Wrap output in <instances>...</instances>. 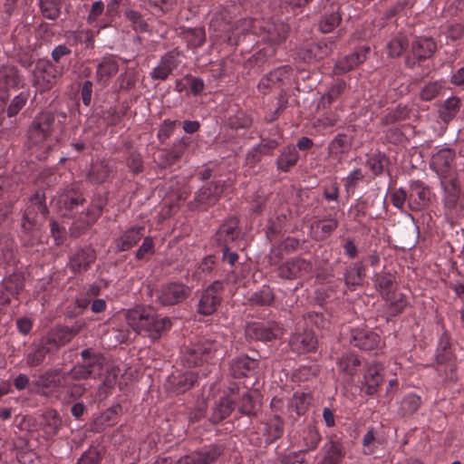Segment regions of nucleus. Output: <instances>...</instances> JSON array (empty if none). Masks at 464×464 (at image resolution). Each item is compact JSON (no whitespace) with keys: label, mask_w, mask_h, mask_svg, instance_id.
Segmentation results:
<instances>
[{"label":"nucleus","mask_w":464,"mask_h":464,"mask_svg":"<svg viewBox=\"0 0 464 464\" xmlns=\"http://www.w3.org/2000/svg\"><path fill=\"white\" fill-rule=\"evenodd\" d=\"M341 16L338 13H333L320 23V29L323 33H330L339 24Z\"/></svg>","instance_id":"37998d69"},{"label":"nucleus","mask_w":464,"mask_h":464,"mask_svg":"<svg viewBox=\"0 0 464 464\" xmlns=\"http://www.w3.org/2000/svg\"><path fill=\"white\" fill-rule=\"evenodd\" d=\"M94 260L93 252L91 250H82L74 255L70 261V267L72 271L82 272Z\"/></svg>","instance_id":"b1692460"},{"label":"nucleus","mask_w":464,"mask_h":464,"mask_svg":"<svg viewBox=\"0 0 464 464\" xmlns=\"http://www.w3.org/2000/svg\"><path fill=\"white\" fill-rule=\"evenodd\" d=\"M351 342L353 346L367 351H372L379 348L382 343L381 338L377 334L363 330L353 331Z\"/></svg>","instance_id":"ddd939ff"},{"label":"nucleus","mask_w":464,"mask_h":464,"mask_svg":"<svg viewBox=\"0 0 464 464\" xmlns=\"http://www.w3.org/2000/svg\"><path fill=\"white\" fill-rule=\"evenodd\" d=\"M95 368L100 370L101 367L99 363H96L94 362L89 363L88 365H76L70 372L63 375V380L66 383H69L70 381L86 380L95 373Z\"/></svg>","instance_id":"6ab92c4d"},{"label":"nucleus","mask_w":464,"mask_h":464,"mask_svg":"<svg viewBox=\"0 0 464 464\" xmlns=\"http://www.w3.org/2000/svg\"><path fill=\"white\" fill-rule=\"evenodd\" d=\"M223 450L219 446H213L206 451L194 452L180 459V464H210L218 459Z\"/></svg>","instance_id":"2eb2a0df"},{"label":"nucleus","mask_w":464,"mask_h":464,"mask_svg":"<svg viewBox=\"0 0 464 464\" xmlns=\"http://www.w3.org/2000/svg\"><path fill=\"white\" fill-rule=\"evenodd\" d=\"M27 97H28V95L24 92H21L17 96H15L12 100V102L7 109V115L9 117H13V116L16 115L22 110V108L25 105V103L27 102Z\"/></svg>","instance_id":"ea45409f"},{"label":"nucleus","mask_w":464,"mask_h":464,"mask_svg":"<svg viewBox=\"0 0 464 464\" xmlns=\"http://www.w3.org/2000/svg\"><path fill=\"white\" fill-rule=\"evenodd\" d=\"M283 72V69H276L274 72H271L267 76L264 77L260 81L258 87L260 89H266L271 85L276 84L278 81L281 80Z\"/></svg>","instance_id":"49530a36"},{"label":"nucleus","mask_w":464,"mask_h":464,"mask_svg":"<svg viewBox=\"0 0 464 464\" xmlns=\"http://www.w3.org/2000/svg\"><path fill=\"white\" fill-rule=\"evenodd\" d=\"M406 46V38L402 35L396 36L387 44L388 54L391 57H398L403 53Z\"/></svg>","instance_id":"f704fd0d"},{"label":"nucleus","mask_w":464,"mask_h":464,"mask_svg":"<svg viewBox=\"0 0 464 464\" xmlns=\"http://www.w3.org/2000/svg\"><path fill=\"white\" fill-rule=\"evenodd\" d=\"M367 165L375 175L380 174L383 169L382 159L380 156L369 158Z\"/></svg>","instance_id":"4d7b16f0"},{"label":"nucleus","mask_w":464,"mask_h":464,"mask_svg":"<svg viewBox=\"0 0 464 464\" xmlns=\"http://www.w3.org/2000/svg\"><path fill=\"white\" fill-rule=\"evenodd\" d=\"M343 457V453L341 447L334 443H331L324 461V464H338Z\"/></svg>","instance_id":"a19ab883"},{"label":"nucleus","mask_w":464,"mask_h":464,"mask_svg":"<svg viewBox=\"0 0 464 464\" xmlns=\"http://www.w3.org/2000/svg\"><path fill=\"white\" fill-rule=\"evenodd\" d=\"M47 353L44 347H39L34 352L30 353L26 357V362L30 366H36L43 362Z\"/></svg>","instance_id":"de8ad7c7"},{"label":"nucleus","mask_w":464,"mask_h":464,"mask_svg":"<svg viewBox=\"0 0 464 464\" xmlns=\"http://www.w3.org/2000/svg\"><path fill=\"white\" fill-rule=\"evenodd\" d=\"M3 285L6 294L14 296L23 287L22 278L20 275L14 274L4 280Z\"/></svg>","instance_id":"72a5a7b5"},{"label":"nucleus","mask_w":464,"mask_h":464,"mask_svg":"<svg viewBox=\"0 0 464 464\" xmlns=\"http://www.w3.org/2000/svg\"><path fill=\"white\" fill-rule=\"evenodd\" d=\"M337 226L338 222L334 218L325 219L317 224V227L321 229L324 236H328L337 227Z\"/></svg>","instance_id":"5fc2aeb1"},{"label":"nucleus","mask_w":464,"mask_h":464,"mask_svg":"<svg viewBox=\"0 0 464 464\" xmlns=\"http://www.w3.org/2000/svg\"><path fill=\"white\" fill-rule=\"evenodd\" d=\"M128 325L139 334L157 340L169 329L171 323L167 317H160L151 307L137 306L125 313Z\"/></svg>","instance_id":"f257e3e1"},{"label":"nucleus","mask_w":464,"mask_h":464,"mask_svg":"<svg viewBox=\"0 0 464 464\" xmlns=\"http://www.w3.org/2000/svg\"><path fill=\"white\" fill-rule=\"evenodd\" d=\"M359 364V359L353 353L344 354L337 361L339 372L349 377L356 372Z\"/></svg>","instance_id":"a878e982"},{"label":"nucleus","mask_w":464,"mask_h":464,"mask_svg":"<svg viewBox=\"0 0 464 464\" xmlns=\"http://www.w3.org/2000/svg\"><path fill=\"white\" fill-rule=\"evenodd\" d=\"M370 52L369 47H363L357 53H351L340 61H338L334 68V72L335 74H342L350 70L354 69L360 63H363L366 60V55Z\"/></svg>","instance_id":"4468645a"},{"label":"nucleus","mask_w":464,"mask_h":464,"mask_svg":"<svg viewBox=\"0 0 464 464\" xmlns=\"http://www.w3.org/2000/svg\"><path fill=\"white\" fill-rule=\"evenodd\" d=\"M383 367L380 363H372L368 366L363 377L362 390L368 395L377 392L381 383L383 381Z\"/></svg>","instance_id":"f8f14e48"},{"label":"nucleus","mask_w":464,"mask_h":464,"mask_svg":"<svg viewBox=\"0 0 464 464\" xmlns=\"http://www.w3.org/2000/svg\"><path fill=\"white\" fill-rule=\"evenodd\" d=\"M436 50L435 43L428 38L419 39L412 44L411 52L418 59H426L431 56Z\"/></svg>","instance_id":"5701e85b"},{"label":"nucleus","mask_w":464,"mask_h":464,"mask_svg":"<svg viewBox=\"0 0 464 464\" xmlns=\"http://www.w3.org/2000/svg\"><path fill=\"white\" fill-rule=\"evenodd\" d=\"M117 72L118 64L116 61L111 57L103 58L97 67V81L102 84H106L110 78L116 74Z\"/></svg>","instance_id":"412c9836"},{"label":"nucleus","mask_w":464,"mask_h":464,"mask_svg":"<svg viewBox=\"0 0 464 464\" xmlns=\"http://www.w3.org/2000/svg\"><path fill=\"white\" fill-rule=\"evenodd\" d=\"M317 340L314 334L310 331L302 334H296L292 336L290 345L297 353H308L315 349Z\"/></svg>","instance_id":"dca6fc26"},{"label":"nucleus","mask_w":464,"mask_h":464,"mask_svg":"<svg viewBox=\"0 0 464 464\" xmlns=\"http://www.w3.org/2000/svg\"><path fill=\"white\" fill-rule=\"evenodd\" d=\"M36 210L41 212L43 216H45L47 213L46 207L41 203L29 206L23 216L22 222L23 230L26 233L34 232L37 228L38 221L35 217Z\"/></svg>","instance_id":"aec40b11"},{"label":"nucleus","mask_w":464,"mask_h":464,"mask_svg":"<svg viewBox=\"0 0 464 464\" xmlns=\"http://www.w3.org/2000/svg\"><path fill=\"white\" fill-rule=\"evenodd\" d=\"M441 91V86L438 82H430L426 84L420 91V96L423 101H430Z\"/></svg>","instance_id":"79ce46f5"},{"label":"nucleus","mask_w":464,"mask_h":464,"mask_svg":"<svg viewBox=\"0 0 464 464\" xmlns=\"http://www.w3.org/2000/svg\"><path fill=\"white\" fill-rule=\"evenodd\" d=\"M71 53L70 49L65 45H58L52 52V57L56 62L59 63L61 58L64 55H67Z\"/></svg>","instance_id":"338daca9"},{"label":"nucleus","mask_w":464,"mask_h":464,"mask_svg":"<svg viewBox=\"0 0 464 464\" xmlns=\"http://www.w3.org/2000/svg\"><path fill=\"white\" fill-rule=\"evenodd\" d=\"M390 310L392 314H397L403 311L407 305L405 296L401 293H394L391 299H389Z\"/></svg>","instance_id":"58836bf2"},{"label":"nucleus","mask_w":464,"mask_h":464,"mask_svg":"<svg viewBox=\"0 0 464 464\" xmlns=\"http://www.w3.org/2000/svg\"><path fill=\"white\" fill-rule=\"evenodd\" d=\"M408 194L403 188L396 189L392 194V205L397 208H402L406 200H408Z\"/></svg>","instance_id":"3c124183"},{"label":"nucleus","mask_w":464,"mask_h":464,"mask_svg":"<svg viewBox=\"0 0 464 464\" xmlns=\"http://www.w3.org/2000/svg\"><path fill=\"white\" fill-rule=\"evenodd\" d=\"M305 446L306 450H312L316 448L319 441L321 440V436L318 431L314 429H309L307 431V436L305 437Z\"/></svg>","instance_id":"603ef678"},{"label":"nucleus","mask_w":464,"mask_h":464,"mask_svg":"<svg viewBox=\"0 0 464 464\" xmlns=\"http://www.w3.org/2000/svg\"><path fill=\"white\" fill-rule=\"evenodd\" d=\"M246 334L249 338L269 342L279 337L282 331L276 324L266 325L260 323H253L246 326Z\"/></svg>","instance_id":"9d476101"},{"label":"nucleus","mask_w":464,"mask_h":464,"mask_svg":"<svg viewBox=\"0 0 464 464\" xmlns=\"http://www.w3.org/2000/svg\"><path fill=\"white\" fill-rule=\"evenodd\" d=\"M179 53L178 52H170L165 54L158 66H156L150 72L151 78L154 80L164 81L178 67L180 61L179 59Z\"/></svg>","instance_id":"9b49d317"},{"label":"nucleus","mask_w":464,"mask_h":464,"mask_svg":"<svg viewBox=\"0 0 464 464\" xmlns=\"http://www.w3.org/2000/svg\"><path fill=\"white\" fill-rule=\"evenodd\" d=\"M421 403L420 396L411 393L404 397L401 404V410L405 414H412L418 411Z\"/></svg>","instance_id":"473e14b6"},{"label":"nucleus","mask_w":464,"mask_h":464,"mask_svg":"<svg viewBox=\"0 0 464 464\" xmlns=\"http://www.w3.org/2000/svg\"><path fill=\"white\" fill-rule=\"evenodd\" d=\"M42 14L48 19H55L60 14V8L56 1L40 0Z\"/></svg>","instance_id":"e433bc0d"},{"label":"nucleus","mask_w":464,"mask_h":464,"mask_svg":"<svg viewBox=\"0 0 464 464\" xmlns=\"http://www.w3.org/2000/svg\"><path fill=\"white\" fill-rule=\"evenodd\" d=\"M375 440V437L372 430H368L364 435L362 440V444L364 446V452L366 454H372L373 452V443Z\"/></svg>","instance_id":"680f3d73"},{"label":"nucleus","mask_w":464,"mask_h":464,"mask_svg":"<svg viewBox=\"0 0 464 464\" xmlns=\"http://www.w3.org/2000/svg\"><path fill=\"white\" fill-rule=\"evenodd\" d=\"M345 89V82L343 81H337L334 84L331 86V88L328 90V92L322 96L318 106L326 108L329 106L333 102L336 101L340 95L343 93V92Z\"/></svg>","instance_id":"c756f323"},{"label":"nucleus","mask_w":464,"mask_h":464,"mask_svg":"<svg viewBox=\"0 0 464 464\" xmlns=\"http://www.w3.org/2000/svg\"><path fill=\"white\" fill-rule=\"evenodd\" d=\"M459 109V100L457 98L448 99L440 111V116L443 121L449 122L457 114Z\"/></svg>","instance_id":"2f4dec72"},{"label":"nucleus","mask_w":464,"mask_h":464,"mask_svg":"<svg viewBox=\"0 0 464 464\" xmlns=\"http://www.w3.org/2000/svg\"><path fill=\"white\" fill-rule=\"evenodd\" d=\"M58 72L48 61H39L34 71V86L40 92L50 90L55 83Z\"/></svg>","instance_id":"39448f33"},{"label":"nucleus","mask_w":464,"mask_h":464,"mask_svg":"<svg viewBox=\"0 0 464 464\" xmlns=\"http://www.w3.org/2000/svg\"><path fill=\"white\" fill-rule=\"evenodd\" d=\"M226 340L222 335L195 344L185 356L188 366H196L209 359L225 353Z\"/></svg>","instance_id":"7ed1b4c3"},{"label":"nucleus","mask_w":464,"mask_h":464,"mask_svg":"<svg viewBox=\"0 0 464 464\" xmlns=\"http://www.w3.org/2000/svg\"><path fill=\"white\" fill-rule=\"evenodd\" d=\"M185 80H186V82H188L193 94L198 95L203 91V89H204L203 80H201L199 78H192V77H188V76H186Z\"/></svg>","instance_id":"052dcab7"},{"label":"nucleus","mask_w":464,"mask_h":464,"mask_svg":"<svg viewBox=\"0 0 464 464\" xmlns=\"http://www.w3.org/2000/svg\"><path fill=\"white\" fill-rule=\"evenodd\" d=\"M263 30L265 34L264 38L273 44L283 41L288 33V28L284 23L267 24Z\"/></svg>","instance_id":"4be33fe9"},{"label":"nucleus","mask_w":464,"mask_h":464,"mask_svg":"<svg viewBox=\"0 0 464 464\" xmlns=\"http://www.w3.org/2000/svg\"><path fill=\"white\" fill-rule=\"evenodd\" d=\"M189 292V288L183 284L170 283L162 286L158 298L162 304L172 305L182 302Z\"/></svg>","instance_id":"6e6552de"},{"label":"nucleus","mask_w":464,"mask_h":464,"mask_svg":"<svg viewBox=\"0 0 464 464\" xmlns=\"http://www.w3.org/2000/svg\"><path fill=\"white\" fill-rule=\"evenodd\" d=\"M153 248V242L151 238L146 237L140 246V247L137 251V257L142 258L147 253H150L152 251Z\"/></svg>","instance_id":"0e129e2a"},{"label":"nucleus","mask_w":464,"mask_h":464,"mask_svg":"<svg viewBox=\"0 0 464 464\" xmlns=\"http://www.w3.org/2000/svg\"><path fill=\"white\" fill-rule=\"evenodd\" d=\"M218 234L220 237H225V241H233L236 238L237 231H236V225H224L220 227Z\"/></svg>","instance_id":"6e6d98bb"},{"label":"nucleus","mask_w":464,"mask_h":464,"mask_svg":"<svg viewBox=\"0 0 464 464\" xmlns=\"http://www.w3.org/2000/svg\"><path fill=\"white\" fill-rule=\"evenodd\" d=\"M54 116L50 112L40 113L29 130V140L34 145L44 144L52 133Z\"/></svg>","instance_id":"20e7f679"},{"label":"nucleus","mask_w":464,"mask_h":464,"mask_svg":"<svg viewBox=\"0 0 464 464\" xmlns=\"http://www.w3.org/2000/svg\"><path fill=\"white\" fill-rule=\"evenodd\" d=\"M364 276L363 267L361 265H354L346 274L345 282L348 286L359 285Z\"/></svg>","instance_id":"c9c22d12"},{"label":"nucleus","mask_w":464,"mask_h":464,"mask_svg":"<svg viewBox=\"0 0 464 464\" xmlns=\"http://www.w3.org/2000/svg\"><path fill=\"white\" fill-rule=\"evenodd\" d=\"M237 394L234 390H230L229 394L221 398L218 404L215 407L212 413V421L218 422L227 417L235 408Z\"/></svg>","instance_id":"a211bd4d"},{"label":"nucleus","mask_w":464,"mask_h":464,"mask_svg":"<svg viewBox=\"0 0 464 464\" xmlns=\"http://www.w3.org/2000/svg\"><path fill=\"white\" fill-rule=\"evenodd\" d=\"M221 284L216 282L203 292L198 304L200 314L210 315L217 310L221 300Z\"/></svg>","instance_id":"0eeeda50"},{"label":"nucleus","mask_w":464,"mask_h":464,"mask_svg":"<svg viewBox=\"0 0 464 464\" xmlns=\"http://www.w3.org/2000/svg\"><path fill=\"white\" fill-rule=\"evenodd\" d=\"M311 272V263L302 258L286 261L278 268L279 276L286 279L304 277L310 275Z\"/></svg>","instance_id":"1a4fd4ad"},{"label":"nucleus","mask_w":464,"mask_h":464,"mask_svg":"<svg viewBox=\"0 0 464 464\" xmlns=\"http://www.w3.org/2000/svg\"><path fill=\"white\" fill-rule=\"evenodd\" d=\"M256 365V362L255 360L248 357H240L231 363L230 372L234 377L239 378L247 375V373L251 372Z\"/></svg>","instance_id":"393cba45"},{"label":"nucleus","mask_w":464,"mask_h":464,"mask_svg":"<svg viewBox=\"0 0 464 464\" xmlns=\"http://www.w3.org/2000/svg\"><path fill=\"white\" fill-rule=\"evenodd\" d=\"M92 82L87 81L83 83L82 88V102L85 105H89L91 103L92 99Z\"/></svg>","instance_id":"774afa93"},{"label":"nucleus","mask_w":464,"mask_h":464,"mask_svg":"<svg viewBox=\"0 0 464 464\" xmlns=\"http://www.w3.org/2000/svg\"><path fill=\"white\" fill-rule=\"evenodd\" d=\"M125 16L131 22L135 30L145 31L147 29L146 23L138 12L127 9L125 11Z\"/></svg>","instance_id":"c03bdc74"},{"label":"nucleus","mask_w":464,"mask_h":464,"mask_svg":"<svg viewBox=\"0 0 464 464\" xmlns=\"http://www.w3.org/2000/svg\"><path fill=\"white\" fill-rule=\"evenodd\" d=\"M60 203L63 204L66 208L72 209L74 207L79 206L82 203V198L80 194L69 193L62 194L59 198Z\"/></svg>","instance_id":"a18cd8bd"},{"label":"nucleus","mask_w":464,"mask_h":464,"mask_svg":"<svg viewBox=\"0 0 464 464\" xmlns=\"http://www.w3.org/2000/svg\"><path fill=\"white\" fill-rule=\"evenodd\" d=\"M256 410V402L253 400V396L246 393L242 396V404L240 411L245 414H253Z\"/></svg>","instance_id":"8fccbe9b"},{"label":"nucleus","mask_w":464,"mask_h":464,"mask_svg":"<svg viewBox=\"0 0 464 464\" xmlns=\"http://www.w3.org/2000/svg\"><path fill=\"white\" fill-rule=\"evenodd\" d=\"M363 175L360 169H355L350 172L345 179V187L347 188H353L356 183L362 179Z\"/></svg>","instance_id":"13d9d810"},{"label":"nucleus","mask_w":464,"mask_h":464,"mask_svg":"<svg viewBox=\"0 0 464 464\" xmlns=\"http://www.w3.org/2000/svg\"><path fill=\"white\" fill-rule=\"evenodd\" d=\"M185 37L190 46L198 47L205 42V31L201 28L189 29L185 32Z\"/></svg>","instance_id":"4c0bfd02"},{"label":"nucleus","mask_w":464,"mask_h":464,"mask_svg":"<svg viewBox=\"0 0 464 464\" xmlns=\"http://www.w3.org/2000/svg\"><path fill=\"white\" fill-rule=\"evenodd\" d=\"M72 382L70 381L69 383H66L63 380L62 387L66 390L72 399H78L85 392V387L82 384H73Z\"/></svg>","instance_id":"09e8293b"},{"label":"nucleus","mask_w":464,"mask_h":464,"mask_svg":"<svg viewBox=\"0 0 464 464\" xmlns=\"http://www.w3.org/2000/svg\"><path fill=\"white\" fill-rule=\"evenodd\" d=\"M22 80L18 71L13 66H5L0 71V83L3 82L6 88L16 87Z\"/></svg>","instance_id":"7c9ffc66"},{"label":"nucleus","mask_w":464,"mask_h":464,"mask_svg":"<svg viewBox=\"0 0 464 464\" xmlns=\"http://www.w3.org/2000/svg\"><path fill=\"white\" fill-rule=\"evenodd\" d=\"M169 382L178 392H183L193 386L196 382V376L192 372H186L179 376L172 374Z\"/></svg>","instance_id":"cd10ccee"},{"label":"nucleus","mask_w":464,"mask_h":464,"mask_svg":"<svg viewBox=\"0 0 464 464\" xmlns=\"http://www.w3.org/2000/svg\"><path fill=\"white\" fill-rule=\"evenodd\" d=\"M408 205L411 210H420L430 205L433 195L429 186L420 180L410 182Z\"/></svg>","instance_id":"423d86ee"},{"label":"nucleus","mask_w":464,"mask_h":464,"mask_svg":"<svg viewBox=\"0 0 464 464\" xmlns=\"http://www.w3.org/2000/svg\"><path fill=\"white\" fill-rule=\"evenodd\" d=\"M298 160V153L294 146L286 147L278 157L276 163L280 170L287 171L295 166Z\"/></svg>","instance_id":"bb28decb"},{"label":"nucleus","mask_w":464,"mask_h":464,"mask_svg":"<svg viewBox=\"0 0 464 464\" xmlns=\"http://www.w3.org/2000/svg\"><path fill=\"white\" fill-rule=\"evenodd\" d=\"M104 10V5L102 2H94L92 5L90 14H89V20L94 21L99 17Z\"/></svg>","instance_id":"69168bd1"},{"label":"nucleus","mask_w":464,"mask_h":464,"mask_svg":"<svg viewBox=\"0 0 464 464\" xmlns=\"http://www.w3.org/2000/svg\"><path fill=\"white\" fill-rule=\"evenodd\" d=\"M346 144V138L343 135L336 136L329 145L332 153H339Z\"/></svg>","instance_id":"bf43d9fd"},{"label":"nucleus","mask_w":464,"mask_h":464,"mask_svg":"<svg viewBox=\"0 0 464 464\" xmlns=\"http://www.w3.org/2000/svg\"><path fill=\"white\" fill-rule=\"evenodd\" d=\"M128 165L134 173H139L142 169V160L139 154H132L130 157Z\"/></svg>","instance_id":"e2e57ef3"},{"label":"nucleus","mask_w":464,"mask_h":464,"mask_svg":"<svg viewBox=\"0 0 464 464\" xmlns=\"http://www.w3.org/2000/svg\"><path fill=\"white\" fill-rule=\"evenodd\" d=\"M311 401L310 396L305 393H298L296 392L293 398V404L295 406L297 413L301 414L304 410L305 405L309 404Z\"/></svg>","instance_id":"864d4df0"},{"label":"nucleus","mask_w":464,"mask_h":464,"mask_svg":"<svg viewBox=\"0 0 464 464\" xmlns=\"http://www.w3.org/2000/svg\"><path fill=\"white\" fill-rule=\"evenodd\" d=\"M142 237V228H130L127 230L119 239L118 247L125 251L132 247Z\"/></svg>","instance_id":"c85d7f7f"},{"label":"nucleus","mask_w":464,"mask_h":464,"mask_svg":"<svg viewBox=\"0 0 464 464\" xmlns=\"http://www.w3.org/2000/svg\"><path fill=\"white\" fill-rule=\"evenodd\" d=\"M456 153L450 148L439 149L431 157L430 166L440 179V183L445 189L450 188L452 205L456 202L459 180L456 171Z\"/></svg>","instance_id":"f03ea898"},{"label":"nucleus","mask_w":464,"mask_h":464,"mask_svg":"<svg viewBox=\"0 0 464 464\" xmlns=\"http://www.w3.org/2000/svg\"><path fill=\"white\" fill-rule=\"evenodd\" d=\"M222 191L223 188L219 184H209L198 192L195 201L198 208H205L214 204Z\"/></svg>","instance_id":"f3484780"}]
</instances>
